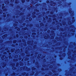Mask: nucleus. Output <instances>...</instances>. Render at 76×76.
<instances>
[{"label":"nucleus","instance_id":"obj_7","mask_svg":"<svg viewBox=\"0 0 76 76\" xmlns=\"http://www.w3.org/2000/svg\"><path fill=\"white\" fill-rule=\"evenodd\" d=\"M3 7H2V9H3Z\"/></svg>","mask_w":76,"mask_h":76},{"label":"nucleus","instance_id":"obj_4","mask_svg":"<svg viewBox=\"0 0 76 76\" xmlns=\"http://www.w3.org/2000/svg\"><path fill=\"white\" fill-rule=\"evenodd\" d=\"M29 1V0H27V1Z\"/></svg>","mask_w":76,"mask_h":76},{"label":"nucleus","instance_id":"obj_11","mask_svg":"<svg viewBox=\"0 0 76 76\" xmlns=\"http://www.w3.org/2000/svg\"><path fill=\"white\" fill-rule=\"evenodd\" d=\"M13 68H12L13 69Z\"/></svg>","mask_w":76,"mask_h":76},{"label":"nucleus","instance_id":"obj_10","mask_svg":"<svg viewBox=\"0 0 76 76\" xmlns=\"http://www.w3.org/2000/svg\"><path fill=\"white\" fill-rule=\"evenodd\" d=\"M47 2H48V1H47Z\"/></svg>","mask_w":76,"mask_h":76},{"label":"nucleus","instance_id":"obj_8","mask_svg":"<svg viewBox=\"0 0 76 76\" xmlns=\"http://www.w3.org/2000/svg\"><path fill=\"white\" fill-rule=\"evenodd\" d=\"M9 3V2H8V3Z\"/></svg>","mask_w":76,"mask_h":76},{"label":"nucleus","instance_id":"obj_5","mask_svg":"<svg viewBox=\"0 0 76 76\" xmlns=\"http://www.w3.org/2000/svg\"><path fill=\"white\" fill-rule=\"evenodd\" d=\"M39 55H40V56H41V54H40V55H38V56H39Z\"/></svg>","mask_w":76,"mask_h":76},{"label":"nucleus","instance_id":"obj_9","mask_svg":"<svg viewBox=\"0 0 76 76\" xmlns=\"http://www.w3.org/2000/svg\"><path fill=\"white\" fill-rule=\"evenodd\" d=\"M17 36H18V35H17Z\"/></svg>","mask_w":76,"mask_h":76},{"label":"nucleus","instance_id":"obj_2","mask_svg":"<svg viewBox=\"0 0 76 76\" xmlns=\"http://www.w3.org/2000/svg\"><path fill=\"white\" fill-rule=\"evenodd\" d=\"M44 38H45V39H47V37H46V36H45V37H44Z\"/></svg>","mask_w":76,"mask_h":76},{"label":"nucleus","instance_id":"obj_6","mask_svg":"<svg viewBox=\"0 0 76 76\" xmlns=\"http://www.w3.org/2000/svg\"><path fill=\"white\" fill-rule=\"evenodd\" d=\"M34 67L32 68V69H34Z\"/></svg>","mask_w":76,"mask_h":76},{"label":"nucleus","instance_id":"obj_1","mask_svg":"<svg viewBox=\"0 0 76 76\" xmlns=\"http://www.w3.org/2000/svg\"><path fill=\"white\" fill-rule=\"evenodd\" d=\"M21 1L23 3L24 2H25L24 0H22Z\"/></svg>","mask_w":76,"mask_h":76},{"label":"nucleus","instance_id":"obj_12","mask_svg":"<svg viewBox=\"0 0 76 76\" xmlns=\"http://www.w3.org/2000/svg\"><path fill=\"white\" fill-rule=\"evenodd\" d=\"M14 68H15V67H14Z\"/></svg>","mask_w":76,"mask_h":76},{"label":"nucleus","instance_id":"obj_3","mask_svg":"<svg viewBox=\"0 0 76 76\" xmlns=\"http://www.w3.org/2000/svg\"><path fill=\"white\" fill-rule=\"evenodd\" d=\"M69 13H72V11H69Z\"/></svg>","mask_w":76,"mask_h":76}]
</instances>
